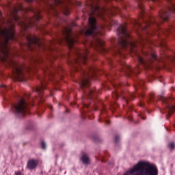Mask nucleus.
Here are the masks:
<instances>
[{"instance_id": "f257e3e1", "label": "nucleus", "mask_w": 175, "mask_h": 175, "mask_svg": "<svg viewBox=\"0 0 175 175\" xmlns=\"http://www.w3.org/2000/svg\"><path fill=\"white\" fill-rule=\"evenodd\" d=\"M154 25H158L155 19L144 21L142 25L139 24L140 28L144 31V35L142 36L141 34H139V39L137 41L131 39V35L128 30H126V25H120L117 29L119 39L113 40L111 41L113 44L111 51H113L115 55H118V57H120V58H125L124 53L121 51V49H126L131 53H134L135 55H137V58L141 65H143V66L148 69H150L151 62H152L154 59H158V57H157L155 53L145 52L144 53L145 58H144L137 54L136 50H137V47L144 46V43H151L152 44H154L152 41L148 39V36H152L153 32L152 29H150V27Z\"/></svg>"}, {"instance_id": "f03ea898", "label": "nucleus", "mask_w": 175, "mask_h": 175, "mask_svg": "<svg viewBox=\"0 0 175 175\" xmlns=\"http://www.w3.org/2000/svg\"><path fill=\"white\" fill-rule=\"evenodd\" d=\"M21 10H23L21 5L14 8L10 12L11 18L7 21L8 28L0 31V61L4 62L5 65H8V66L12 68L14 77L19 81L24 80V72L23 70L25 69V67L10 58L9 47L8 46V44L12 40H16V36L14 35V23H16L17 25H21V27L28 28V27L36 25V22L42 18L40 10H36L33 11L34 16L32 18H28L27 21L25 22L17 16V13Z\"/></svg>"}, {"instance_id": "7ed1b4c3", "label": "nucleus", "mask_w": 175, "mask_h": 175, "mask_svg": "<svg viewBox=\"0 0 175 175\" xmlns=\"http://www.w3.org/2000/svg\"><path fill=\"white\" fill-rule=\"evenodd\" d=\"M88 49L87 48L83 50L77 49V57L71 63L77 72L81 70L82 79L79 81V85L82 90L84 87H88L90 85V80L94 77L96 72L95 66H89L87 70L81 69V65H85V62L88 59Z\"/></svg>"}, {"instance_id": "20e7f679", "label": "nucleus", "mask_w": 175, "mask_h": 175, "mask_svg": "<svg viewBox=\"0 0 175 175\" xmlns=\"http://www.w3.org/2000/svg\"><path fill=\"white\" fill-rule=\"evenodd\" d=\"M105 27H97L96 19L92 16L89 18V27L88 29L85 31V35H93L94 38H97L93 46H94L96 50L99 53H107V51L103 46L104 42L100 38H98L99 35H102V29H104Z\"/></svg>"}, {"instance_id": "39448f33", "label": "nucleus", "mask_w": 175, "mask_h": 175, "mask_svg": "<svg viewBox=\"0 0 175 175\" xmlns=\"http://www.w3.org/2000/svg\"><path fill=\"white\" fill-rule=\"evenodd\" d=\"M64 37L58 40L57 43H66L70 49L73 47L75 43H77V36L72 35L70 28L64 27L63 29Z\"/></svg>"}, {"instance_id": "423d86ee", "label": "nucleus", "mask_w": 175, "mask_h": 175, "mask_svg": "<svg viewBox=\"0 0 175 175\" xmlns=\"http://www.w3.org/2000/svg\"><path fill=\"white\" fill-rule=\"evenodd\" d=\"M27 40L28 42L27 47L31 51L38 50V49H44V46L42 44V42H40V38L36 37V36H28Z\"/></svg>"}, {"instance_id": "0eeeda50", "label": "nucleus", "mask_w": 175, "mask_h": 175, "mask_svg": "<svg viewBox=\"0 0 175 175\" xmlns=\"http://www.w3.org/2000/svg\"><path fill=\"white\" fill-rule=\"evenodd\" d=\"M12 110L18 116L24 117L27 111H28V104H27L24 98H21L16 105L12 106Z\"/></svg>"}, {"instance_id": "6e6552de", "label": "nucleus", "mask_w": 175, "mask_h": 175, "mask_svg": "<svg viewBox=\"0 0 175 175\" xmlns=\"http://www.w3.org/2000/svg\"><path fill=\"white\" fill-rule=\"evenodd\" d=\"M92 12L90 16H96L103 18L105 14L111 13L113 14V10H107V8H102L99 5H91Z\"/></svg>"}, {"instance_id": "1a4fd4ad", "label": "nucleus", "mask_w": 175, "mask_h": 175, "mask_svg": "<svg viewBox=\"0 0 175 175\" xmlns=\"http://www.w3.org/2000/svg\"><path fill=\"white\" fill-rule=\"evenodd\" d=\"M158 167L154 164L147 161L144 170L140 172H136L134 175H158Z\"/></svg>"}, {"instance_id": "9d476101", "label": "nucleus", "mask_w": 175, "mask_h": 175, "mask_svg": "<svg viewBox=\"0 0 175 175\" xmlns=\"http://www.w3.org/2000/svg\"><path fill=\"white\" fill-rule=\"evenodd\" d=\"M148 161H139L136 165H135L131 169L129 170L126 172H125L123 175H133V174L140 173L142 170H144L146 167V165Z\"/></svg>"}, {"instance_id": "9b49d317", "label": "nucleus", "mask_w": 175, "mask_h": 175, "mask_svg": "<svg viewBox=\"0 0 175 175\" xmlns=\"http://www.w3.org/2000/svg\"><path fill=\"white\" fill-rule=\"evenodd\" d=\"M172 13H175V4L173 3V2H170V5L167 8L166 11H161L159 13V17L163 20V21H167V19L169 17H170V14Z\"/></svg>"}, {"instance_id": "f8f14e48", "label": "nucleus", "mask_w": 175, "mask_h": 175, "mask_svg": "<svg viewBox=\"0 0 175 175\" xmlns=\"http://www.w3.org/2000/svg\"><path fill=\"white\" fill-rule=\"evenodd\" d=\"M122 71L126 75V76H131V73H137L139 70L137 68L133 69L131 68V66L128 64H122Z\"/></svg>"}, {"instance_id": "ddd939ff", "label": "nucleus", "mask_w": 175, "mask_h": 175, "mask_svg": "<svg viewBox=\"0 0 175 175\" xmlns=\"http://www.w3.org/2000/svg\"><path fill=\"white\" fill-rule=\"evenodd\" d=\"M59 68L57 66L51 65L50 67H48L46 68V70H45V73L47 76V78L51 80V77L54 76V72H57Z\"/></svg>"}, {"instance_id": "4468645a", "label": "nucleus", "mask_w": 175, "mask_h": 175, "mask_svg": "<svg viewBox=\"0 0 175 175\" xmlns=\"http://www.w3.org/2000/svg\"><path fill=\"white\" fill-rule=\"evenodd\" d=\"M38 163L39 162L37 160L31 159L27 163V167L28 169L32 170L38 166Z\"/></svg>"}, {"instance_id": "2eb2a0df", "label": "nucleus", "mask_w": 175, "mask_h": 175, "mask_svg": "<svg viewBox=\"0 0 175 175\" xmlns=\"http://www.w3.org/2000/svg\"><path fill=\"white\" fill-rule=\"evenodd\" d=\"M44 88H46V83L44 82H41V85L36 88V92L40 95V99H42V93Z\"/></svg>"}, {"instance_id": "dca6fc26", "label": "nucleus", "mask_w": 175, "mask_h": 175, "mask_svg": "<svg viewBox=\"0 0 175 175\" xmlns=\"http://www.w3.org/2000/svg\"><path fill=\"white\" fill-rule=\"evenodd\" d=\"M98 94V91L95 90L90 89L89 90V92L88 94V97L89 99H92V98H95L96 96V94Z\"/></svg>"}, {"instance_id": "f3484780", "label": "nucleus", "mask_w": 175, "mask_h": 175, "mask_svg": "<svg viewBox=\"0 0 175 175\" xmlns=\"http://www.w3.org/2000/svg\"><path fill=\"white\" fill-rule=\"evenodd\" d=\"M81 161L84 165H88L90 163V157H88L87 154L83 153L81 157Z\"/></svg>"}, {"instance_id": "a211bd4d", "label": "nucleus", "mask_w": 175, "mask_h": 175, "mask_svg": "<svg viewBox=\"0 0 175 175\" xmlns=\"http://www.w3.org/2000/svg\"><path fill=\"white\" fill-rule=\"evenodd\" d=\"M138 6H139V8L140 9L141 18H143L144 6H143V4L142 3V0H138Z\"/></svg>"}, {"instance_id": "6ab92c4d", "label": "nucleus", "mask_w": 175, "mask_h": 175, "mask_svg": "<svg viewBox=\"0 0 175 175\" xmlns=\"http://www.w3.org/2000/svg\"><path fill=\"white\" fill-rule=\"evenodd\" d=\"M167 111L169 116H171L172 113H174L175 111V106H169L167 107Z\"/></svg>"}, {"instance_id": "aec40b11", "label": "nucleus", "mask_w": 175, "mask_h": 175, "mask_svg": "<svg viewBox=\"0 0 175 175\" xmlns=\"http://www.w3.org/2000/svg\"><path fill=\"white\" fill-rule=\"evenodd\" d=\"M172 29H174V27H173L172 26H170L168 29H165L164 30H162L161 32H163V33H164V35H166V33H170Z\"/></svg>"}, {"instance_id": "412c9836", "label": "nucleus", "mask_w": 175, "mask_h": 175, "mask_svg": "<svg viewBox=\"0 0 175 175\" xmlns=\"http://www.w3.org/2000/svg\"><path fill=\"white\" fill-rule=\"evenodd\" d=\"M63 12L65 16H69V14H70V10H69V8L66 6L64 7Z\"/></svg>"}, {"instance_id": "4be33fe9", "label": "nucleus", "mask_w": 175, "mask_h": 175, "mask_svg": "<svg viewBox=\"0 0 175 175\" xmlns=\"http://www.w3.org/2000/svg\"><path fill=\"white\" fill-rule=\"evenodd\" d=\"M124 98V100L126 102V103H128V101L130 100V99H135V93H131L130 94V97L129 98H126L125 97Z\"/></svg>"}, {"instance_id": "5701e85b", "label": "nucleus", "mask_w": 175, "mask_h": 175, "mask_svg": "<svg viewBox=\"0 0 175 175\" xmlns=\"http://www.w3.org/2000/svg\"><path fill=\"white\" fill-rule=\"evenodd\" d=\"M159 45L160 46V47H166V44H165V40H161L159 42Z\"/></svg>"}, {"instance_id": "b1692460", "label": "nucleus", "mask_w": 175, "mask_h": 175, "mask_svg": "<svg viewBox=\"0 0 175 175\" xmlns=\"http://www.w3.org/2000/svg\"><path fill=\"white\" fill-rule=\"evenodd\" d=\"M112 96L114 99H117L118 98V96H120V94H118V92H117V91H115L113 94Z\"/></svg>"}, {"instance_id": "393cba45", "label": "nucleus", "mask_w": 175, "mask_h": 175, "mask_svg": "<svg viewBox=\"0 0 175 175\" xmlns=\"http://www.w3.org/2000/svg\"><path fill=\"white\" fill-rule=\"evenodd\" d=\"M169 147H170V150H174V148H175V143L174 142L170 143Z\"/></svg>"}, {"instance_id": "a878e982", "label": "nucleus", "mask_w": 175, "mask_h": 175, "mask_svg": "<svg viewBox=\"0 0 175 175\" xmlns=\"http://www.w3.org/2000/svg\"><path fill=\"white\" fill-rule=\"evenodd\" d=\"M33 62L34 64H40L42 62V59H35Z\"/></svg>"}, {"instance_id": "bb28decb", "label": "nucleus", "mask_w": 175, "mask_h": 175, "mask_svg": "<svg viewBox=\"0 0 175 175\" xmlns=\"http://www.w3.org/2000/svg\"><path fill=\"white\" fill-rule=\"evenodd\" d=\"M41 146L43 150H46V143L44 142V141H42L41 142Z\"/></svg>"}, {"instance_id": "cd10ccee", "label": "nucleus", "mask_w": 175, "mask_h": 175, "mask_svg": "<svg viewBox=\"0 0 175 175\" xmlns=\"http://www.w3.org/2000/svg\"><path fill=\"white\" fill-rule=\"evenodd\" d=\"M55 5H59L60 3H62V0H54Z\"/></svg>"}, {"instance_id": "c85d7f7f", "label": "nucleus", "mask_w": 175, "mask_h": 175, "mask_svg": "<svg viewBox=\"0 0 175 175\" xmlns=\"http://www.w3.org/2000/svg\"><path fill=\"white\" fill-rule=\"evenodd\" d=\"M0 88H4L5 90H8V87L3 84L0 85Z\"/></svg>"}, {"instance_id": "c756f323", "label": "nucleus", "mask_w": 175, "mask_h": 175, "mask_svg": "<svg viewBox=\"0 0 175 175\" xmlns=\"http://www.w3.org/2000/svg\"><path fill=\"white\" fill-rule=\"evenodd\" d=\"M118 140H120V137H119L118 135H116V136L115 137V142H116V143H118Z\"/></svg>"}, {"instance_id": "7c9ffc66", "label": "nucleus", "mask_w": 175, "mask_h": 175, "mask_svg": "<svg viewBox=\"0 0 175 175\" xmlns=\"http://www.w3.org/2000/svg\"><path fill=\"white\" fill-rule=\"evenodd\" d=\"M161 100H163V103H166V98L161 97Z\"/></svg>"}, {"instance_id": "2f4dec72", "label": "nucleus", "mask_w": 175, "mask_h": 175, "mask_svg": "<svg viewBox=\"0 0 175 175\" xmlns=\"http://www.w3.org/2000/svg\"><path fill=\"white\" fill-rule=\"evenodd\" d=\"M116 106H117V104H116V103H112L111 104L112 109H116Z\"/></svg>"}, {"instance_id": "473e14b6", "label": "nucleus", "mask_w": 175, "mask_h": 175, "mask_svg": "<svg viewBox=\"0 0 175 175\" xmlns=\"http://www.w3.org/2000/svg\"><path fill=\"white\" fill-rule=\"evenodd\" d=\"M15 175H23V174L21 173V172L18 171L15 172Z\"/></svg>"}, {"instance_id": "72a5a7b5", "label": "nucleus", "mask_w": 175, "mask_h": 175, "mask_svg": "<svg viewBox=\"0 0 175 175\" xmlns=\"http://www.w3.org/2000/svg\"><path fill=\"white\" fill-rule=\"evenodd\" d=\"M144 84V82L143 81H140L139 83V85H143Z\"/></svg>"}, {"instance_id": "f704fd0d", "label": "nucleus", "mask_w": 175, "mask_h": 175, "mask_svg": "<svg viewBox=\"0 0 175 175\" xmlns=\"http://www.w3.org/2000/svg\"><path fill=\"white\" fill-rule=\"evenodd\" d=\"M83 107H88V105H87V104H85V103H84V104L83 105Z\"/></svg>"}, {"instance_id": "c9c22d12", "label": "nucleus", "mask_w": 175, "mask_h": 175, "mask_svg": "<svg viewBox=\"0 0 175 175\" xmlns=\"http://www.w3.org/2000/svg\"><path fill=\"white\" fill-rule=\"evenodd\" d=\"M113 85L114 88H117L119 86V85Z\"/></svg>"}, {"instance_id": "e433bc0d", "label": "nucleus", "mask_w": 175, "mask_h": 175, "mask_svg": "<svg viewBox=\"0 0 175 175\" xmlns=\"http://www.w3.org/2000/svg\"><path fill=\"white\" fill-rule=\"evenodd\" d=\"M141 116V118L142 119V120H146V118H144V117H143V116H142V115H140Z\"/></svg>"}, {"instance_id": "4c0bfd02", "label": "nucleus", "mask_w": 175, "mask_h": 175, "mask_svg": "<svg viewBox=\"0 0 175 175\" xmlns=\"http://www.w3.org/2000/svg\"><path fill=\"white\" fill-rule=\"evenodd\" d=\"M27 2H32L33 0H26Z\"/></svg>"}, {"instance_id": "58836bf2", "label": "nucleus", "mask_w": 175, "mask_h": 175, "mask_svg": "<svg viewBox=\"0 0 175 175\" xmlns=\"http://www.w3.org/2000/svg\"><path fill=\"white\" fill-rule=\"evenodd\" d=\"M152 1V2H157V0H150Z\"/></svg>"}, {"instance_id": "ea45409f", "label": "nucleus", "mask_w": 175, "mask_h": 175, "mask_svg": "<svg viewBox=\"0 0 175 175\" xmlns=\"http://www.w3.org/2000/svg\"><path fill=\"white\" fill-rule=\"evenodd\" d=\"M50 109L52 110V109H53V107H52V106H50Z\"/></svg>"}, {"instance_id": "a19ab883", "label": "nucleus", "mask_w": 175, "mask_h": 175, "mask_svg": "<svg viewBox=\"0 0 175 175\" xmlns=\"http://www.w3.org/2000/svg\"><path fill=\"white\" fill-rule=\"evenodd\" d=\"M28 69H29H29H32V67H30V68H29Z\"/></svg>"}, {"instance_id": "79ce46f5", "label": "nucleus", "mask_w": 175, "mask_h": 175, "mask_svg": "<svg viewBox=\"0 0 175 175\" xmlns=\"http://www.w3.org/2000/svg\"><path fill=\"white\" fill-rule=\"evenodd\" d=\"M107 122L108 124H109V123H110V122H109V121H107Z\"/></svg>"}, {"instance_id": "37998d69", "label": "nucleus", "mask_w": 175, "mask_h": 175, "mask_svg": "<svg viewBox=\"0 0 175 175\" xmlns=\"http://www.w3.org/2000/svg\"><path fill=\"white\" fill-rule=\"evenodd\" d=\"M1 12H0V17H1Z\"/></svg>"}, {"instance_id": "c03bdc74", "label": "nucleus", "mask_w": 175, "mask_h": 175, "mask_svg": "<svg viewBox=\"0 0 175 175\" xmlns=\"http://www.w3.org/2000/svg\"><path fill=\"white\" fill-rule=\"evenodd\" d=\"M140 106H141V107H142V106H143V105H141Z\"/></svg>"}]
</instances>
